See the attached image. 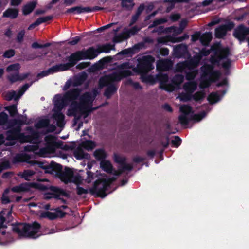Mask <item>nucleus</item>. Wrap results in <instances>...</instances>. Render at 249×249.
<instances>
[{"mask_svg": "<svg viewBox=\"0 0 249 249\" xmlns=\"http://www.w3.org/2000/svg\"><path fill=\"white\" fill-rule=\"evenodd\" d=\"M97 94V91L95 89L81 94L78 88H71V90L63 97L60 95H56L54 98L55 107L53 110V118L57 125L61 127L65 124L64 116L60 112V110L68 101H71L67 113L68 116H74L75 120L87 117L92 110V103Z\"/></svg>", "mask_w": 249, "mask_h": 249, "instance_id": "nucleus-1", "label": "nucleus"}, {"mask_svg": "<svg viewBox=\"0 0 249 249\" xmlns=\"http://www.w3.org/2000/svg\"><path fill=\"white\" fill-rule=\"evenodd\" d=\"M25 123L24 120H13L8 123L9 128L10 129L6 134V138L4 140L3 137L0 135V144L2 143L6 145H13L15 143L17 140L21 142H30V145L25 147V150L28 151H33L35 154L43 157L53 156L54 152L57 148L66 149V146H63L60 142H57L56 138L51 135H47L45 137V147L38 150V146L36 144L40 142V136L30 130L31 136H25L24 134L20 133V125Z\"/></svg>", "mask_w": 249, "mask_h": 249, "instance_id": "nucleus-2", "label": "nucleus"}, {"mask_svg": "<svg viewBox=\"0 0 249 249\" xmlns=\"http://www.w3.org/2000/svg\"><path fill=\"white\" fill-rule=\"evenodd\" d=\"M137 61L138 64L136 67H135L131 62L125 63L119 66L117 70L111 75L101 78L99 82L100 86L102 87L107 85L113 82L119 81L123 77L132 74L130 69H132L134 73L141 74L142 81L146 83L153 84L156 80L160 83L159 75L164 74L163 73H160L156 78L153 76L146 75L149 71L153 69L152 67V63L154 61L153 57L149 55L142 56L139 57Z\"/></svg>", "mask_w": 249, "mask_h": 249, "instance_id": "nucleus-3", "label": "nucleus"}, {"mask_svg": "<svg viewBox=\"0 0 249 249\" xmlns=\"http://www.w3.org/2000/svg\"><path fill=\"white\" fill-rule=\"evenodd\" d=\"M212 49L214 51V56H212L210 61L211 65L206 63L200 69L199 87L201 89L208 87L211 83L219 79L220 73L213 70V65L221 64L224 68H227L230 64L229 60L227 58L229 54L227 48H222L220 45L215 44Z\"/></svg>", "mask_w": 249, "mask_h": 249, "instance_id": "nucleus-4", "label": "nucleus"}, {"mask_svg": "<svg viewBox=\"0 0 249 249\" xmlns=\"http://www.w3.org/2000/svg\"><path fill=\"white\" fill-rule=\"evenodd\" d=\"M114 49V46L110 44H106L98 46L96 48L93 47L85 51H78L72 54L69 58V62L66 64L56 65L49 70L43 71L37 75L40 78L58 71H64L73 66L77 61L82 59H92L96 57L100 53H109Z\"/></svg>", "mask_w": 249, "mask_h": 249, "instance_id": "nucleus-5", "label": "nucleus"}, {"mask_svg": "<svg viewBox=\"0 0 249 249\" xmlns=\"http://www.w3.org/2000/svg\"><path fill=\"white\" fill-rule=\"evenodd\" d=\"M39 166L44 170L45 173L52 174L59 173V178L66 183L68 182H73L76 184L82 183L83 179L81 176L76 172V170L66 168L63 172L60 173L61 170V166L55 162H51L49 164L45 165L40 163Z\"/></svg>", "mask_w": 249, "mask_h": 249, "instance_id": "nucleus-6", "label": "nucleus"}, {"mask_svg": "<svg viewBox=\"0 0 249 249\" xmlns=\"http://www.w3.org/2000/svg\"><path fill=\"white\" fill-rule=\"evenodd\" d=\"M210 53V51L203 49L189 61L178 63L176 66V70L178 71L184 72L186 73V77L187 80H193L198 74L196 68L202 57L207 56Z\"/></svg>", "mask_w": 249, "mask_h": 249, "instance_id": "nucleus-7", "label": "nucleus"}, {"mask_svg": "<svg viewBox=\"0 0 249 249\" xmlns=\"http://www.w3.org/2000/svg\"><path fill=\"white\" fill-rule=\"evenodd\" d=\"M96 176L98 177V179L95 181L93 187L89 189V192L96 194L101 197H105L107 195L105 194L106 190L116 178L108 177L106 174H101L98 171H96Z\"/></svg>", "mask_w": 249, "mask_h": 249, "instance_id": "nucleus-8", "label": "nucleus"}, {"mask_svg": "<svg viewBox=\"0 0 249 249\" xmlns=\"http://www.w3.org/2000/svg\"><path fill=\"white\" fill-rule=\"evenodd\" d=\"M13 231L21 237L36 238L41 235L39 225L35 222L33 225L19 223L13 226Z\"/></svg>", "mask_w": 249, "mask_h": 249, "instance_id": "nucleus-9", "label": "nucleus"}, {"mask_svg": "<svg viewBox=\"0 0 249 249\" xmlns=\"http://www.w3.org/2000/svg\"><path fill=\"white\" fill-rule=\"evenodd\" d=\"M42 189L43 187L40 184L25 183L13 187L11 190L7 189L3 194L1 200L3 203L6 204L12 201L13 198V193H22L30 191L31 188Z\"/></svg>", "mask_w": 249, "mask_h": 249, "instance_id": "nucleus-10", "label": "nucleus"}, {"mask_svg": "<svg viewBox=\"0 0 249 249\" xmlns=\"http://www.w3.org/2000/svg\"><path fill=\"white\" fill-rule=\"evenodd\" d=\"M181 114L179 116V120L182 124H186L189 121L194 120L196 122L201 120L206 115L203 111L199 114L193 115L191 107L188 105H182L179 107Z\"/></svg>", "mask_w": 249, "mask_h": 249, "instance_id": "nucleus-11", "label": "nucleus"}, {"mask_svg": "<svg viewBox=\"0 0 249 249\" xmlns=\"http://www.w3.org/2000/svg\"><path fill=\"white\" fill-rule=\"evenodd\" d=\"M184 77L181 74L176 75L173 79L172 83H170L166 74L159 75L160 87L165 90L171 91L179 88V85L183 82Z\"/></svg>", "mask_w": 249, "mask_h": 249, "instance_id": "nucleus-12", "label": "nucleus"}, {"mask_svg": "<svg viewBox=\"0 0 249 249\" xmlns=\"http://www.w3.org/2000/svg\"><path fill=\"white\" fill-rule=\"evenodd\" d=\"M96 146L95 142L91 141H85L83 142L74 151V155L78 160L82 159H89L90 155L85 152L83 148L89 151L92 150Z\"/></svg>", "mask_w": 249, "mask_h": 249, "instance_id": "nucleus-13", "label": "nucleus"}, {"mask_svg": "<svg viewBox=\"0 0 249 249\" xmlns=\"http://www.w3.org/2000/svg\"><path fill=\"white\" fill-rule=\"evenodd\" d=\"M197 83L195 81H189L183 85V89L186 93H182L178 96L180 101H187L192 99V93L196 89Z\"/></svg>", "mask_w": 249, "mask_h": 249, "instance_id": "nucleus-14", "label": "nucleus"}, {"mask_svg": "<svg viewBox=\"0 0 249 249\" xmlns=\"http://www.w3.org/2000/svg\"><path fill=\"white\" fill-rule=\"evenodd\" d=\"M18 64H14L9 66L7 68V71L9 73V79L12 82L18 80H22L27 77V74L19 75L18 72L20 69Z\"/></svg>", "mask_w": 249, "mask_h": 249, "instance_id": "nucleus-15", "label": "nucleus"}, {"mask_svg": "<svg viewBox=\"0 0 249 249\" xmlns=\"http://www.w3.org/2000/svg\"><path fill=\"white\" fill-rule=\"evenodd\" d=\"M100 167L104 171L115 176H118L123 172L122 169L120 168H118L117 170L114 169L110 161L107 160H101L100 163Z\"/></svg>", "mask_w": 249, "mask_h": 249, "instance_id": "nucleus-16", "label": "nucleus"}, {"mask_svg": "<svg viewBox=\"0 0 249 249\" xmlns=\"http://www.w3.org/2000/svg\"><path fill=\"white\" fill-rule=\"evenodd\" d=\"M30 85L31 84H25L21 88L18 93L15 91L7 92L5 95V98L7 100H11L12 99L17 100L22 96Z\"/></svg>", "mask_w": 249, "mask_h": 249, "instance_id": "nucleus-17", "label": "nucleus"}, {"mask_svg": "<svg viewBox=\"0 0 249 249\" xmlns=\"http://www.w3.org/2000/svg\"><path fill=\"white\" fill-rule=\"evenodd\" d=\"M139 30L140 28L134 27L130 30H125L122 34L115 36L114 37L113 41L115 42L122 41L124 39L128 38L131 35L135 34Z\"/></svg>", "mask_w": 249, "mask_h": 249, "instance_id": "nucleus-18", "label": "nucleus"}, {"mask_svg": "<svg viewBox=\"0 0 249 249\" xmlns=\"http://www.w3.org/2000/svg\"><path fill=\"white\" fill-rule=\"evenodd\" d=\"M113 159L115 162L119 163L121 165V167L119 168L122 169L123 171L124 169H131L132 166L130 165L125 164L126 159L124 156L118 153H114L113 156Z\"/></svg>", "mask_w": 249, "mask_h": 249, "instance_id": "nucleus-19", "label": "nucleus"}, {"mask_svg": "<svg viewBox=\"0 0 249 249\" xmlns=\"http://www.w3.org/2000/svg\"><path fill=\"white\" fill-rule=\"evenodd\" d=\"M234 26L232 23H229L225 25L220 26L215 30V36L218 38L224 36L228 30H231Z\"/></svg>", "mask_w": 249, "mask_h": 249, "instance_id": "nucleus-20", "label": "nucleus"}, {"mask_svg": "<svg viewBox=\"0 0 249 249\" xmlns=\"http://www.w3.org/2000/svg\"><path fill=\"white\" fill-rule=\"evenodd\" d=\"M249 34V27L245 28L242 25L239 26L236 29L234 36L238 38L239 40H244L247 35Z\"/></svg>", "mask_w": 249, "mask_h": 249, "instance_id": "nucleus-21", "label": "nucleus"}, {"mask_svg": "<svg viewBox=\"0 0 249 249\" xmlns=\"http://www.w3.org/2000/svg\"><path fill=\"white\" fill-rule=\"evenodd\" d=\"M187 53V46L184 44L176 46L174 49V54L177 57L184 56Z\"/></svg>", "mask_w": 249, "mask_h": 249, "instance_id": "nucleus-22", "label": "nucleus"}, {"mask_svg": "<svg viewBox=\"0 0 249 249\" xmlns=\"http://www.w3.org/2000/svg\"><path fill=\"white\" fill-rule=\"evenodd\" d=\"M65 213L61 210V208H57L55 213L46 212L42 215V217H47L50 219H53L57 217H63Z\"/></svg>", "mask_w": 249, "mask_h": 249, "instance_id": "nucleus-23", "label": "nucleus"}, {"mask_svg": "<svg viewBox=\"0 0 249 249\" xmlns=\"http://www.w3.org/2000/svg\"><path fill=\"white\" fill-rule=\"evenodd\" d=\"M172 65L171 61L168 60H159L157 64V69L159 71H164L169 69Z\"/></svg>", "mask_w": 249, "mask_h": 249, "instance_id": "nucleus-24", "label": "nucleus"}, {"mask_svg": "<svg viewBox=\"0 0 249 249\" xmlns=\"http://www.w3.org/2000/svg\"><path fill=\"white\" fill-rule=\"evenodd\" d=\"M187 24V21L185 20H182L180 24V27L179 28H176L175 27H171L168 28V32L171 33H173V35H177L181 33L186 25Z\"/></svg>", "mask_w": 249, "mask_h": 249, "instance_id": "nucleus-25", "label": "nucleus"}, {"mask_svg": "<svg viewBox=\"0 0 249 249\" xmlns=\"http://www.w3.org/2000/svg\"><path fill=\"white\" fill-rule=\"evenodd\" d=\"M93 155L96 160L101 161L105 160L108 154L104 148H99L94 152Z\"/></svg>", "mask_w": 249, "mask_h": 249, "instance_id": "nucleus-26", "label": "nucleus"}, {"mask_svg": "<svg viewBox=\"0 0 249 249\" xmlns=\"http://www.w3.org/2000/svg\"><path fill=\"white\" fill-rule=\"evenodd\" d=\"M91 11V10L89 7H82L81 6H77L69 9L67 10L68 13H82L84 12H89Z\"/></svg>", "mask_w": 249, "mask_h": 249, "instance_id": "nucleus-27", "label": "nucleus"}, {"mask_svg": "<svg viewBox=\"0 0 249 249\" xmlns=\"http://www.w3.org/2000/svg\"><path fill=\"white\" fill-rule=\"evenodd\" d=\"M18 11L17 9L9 8L4 12L3 17L15 18L18 16Z\"/></svg>", "mask_w": 249, "mask_h": 249, "instance_id": "nucleus-28", "label": "nucleus"}, {"mask_svg": "<svg viewBox=\"0 0 249 249\" xmlns=\"http://www.w3.org/2000/svg\"><path fill=\"white\" fill-rule=\"evenodd\" d=\"M212 38V33L207 32L203 34L200 37V41L202 44L207 45L209 44Z\"/></svg>", "mask_w": 249, "mask_h": 249, "instance_id": "nucleus-29", "label": "nucleus"}, {"mask_svg": "<svg viewBox=\"0 0 249 249\" xmlns=\"http://www.w3.org/2000/svg\"><path fill=\"white\" fill-rule=\"evenodd\" d=\"M55 197L61 198V196H67V193L62 189L57 187H53L52 188Z\"/></svg>", "mask_w": 249, "mask_h": 249, "instance_id": "nucleus-30", "label": "nucleus"}, {"mask_svg": "<svg viewBox=\"0 0 249 249\" xmlns=\"http://www.w3.org/2000/svg\"><path fill=\"white\" fill-rule=\"evenodd\" d=\"M36 4L35 2H32L25 6L23 11L24 14L27 15L30 13L35 8Z\"/></svg>", "mask_w": 249, "mask_h": 249, "instance_id": "nucleus-31", "label": "nucleus"}, {"mask_svg": "<svg viewBox=\"0 0 249 249\" xmlns=\"http://www.w3.org/2000/svg\"><path fill=\"white\" fill-rule=\"evenodd\" d=\"M222 96L218 95L217 93H211L208 97V100L211 104H214L219 101Z\"/></svg>", "mask_w": 249, "mask_h": 249, "instance_id": "nucleus-32", "label": "nucleus"}, {"mask_svg": "<svg viewBox=\"0 0 249 249\" xmlns=\"http://www.w3.org/2000/svg\"><path fill=\"white\" fill-rule=\"evenodd\" d=\"M49 123V121L46 118L41 119L38 121L36 124V129L44 128L47 126Z\"/></svg>", "mask_w": 249, "mask_h": 249, "instance_id": "nucleus-33", "label": "nucleus"}, {"mask_svg": "<svg viewBox=\"0 0 249 249\" xmlns=\"http://www.w3.org/2000/svg\"><path fill=\"white\" fill-rule=\"evenodd\" d=\"M116 90V88L113 85H111L108 86L105 93V95L107 98L110 97V96L113 94Z\"/></svg>", "mask_w": 249, "mask_h": 249, "instance_id": "nucleus-34", "label": "nucleus"}, {"mask_svg": "<svg viewBox=\"0 0 249 249\" xmlns=\"http://www.w3.org/2000/svg\"><path fill=\"white\" fill-rule=\"evenodd\" d=\"M205 96V93L203 91H198L192 95V99H193L196 101H199L202 100Z\"/></svg>", "mask_w": 249, "mask_h": 249, "instance_id": "nucleus-35", "label": "nucleus"}, {"mask_svg": "<svg viewBox=\"0 0 249 249\" xmlns=\"http://www.w3.org/2000/svg\"><path fill=\"white\" fill-rule=\"evenodd\" d=\"M184 39V37H181L179 38L176 39L175 40H171L170 38H169L167 37H160L158 39V41L160 43H166L169 41H172V42H179L182 41Z\"/></svg>", "mask_w": 249, "mask_h": 249, "instance_id": "nucleus-36", "label": "nucleus"}, {"mask_svg": "<svg viewBox=\"0 0 249 249\" xmlns=\"http://www.w3.org/2000/svg\"><path fill=\"white\" fill-rule=\"evenodd\" d=\"M15 159L18 161H28L29 159V157L26 154H22L17 155L16 156Z\"/></svg>", "mask_w": 249, "mask_h": 249, "instance_id": "nucleus-37", "label": "nucleus"}, {"mask_svg": "<svg viewBox=\"0 0 249 249\" xmlns=\"http://www.w3.org/2000/svg\"><path fill=\"white\" fill-rule=\"evenodd\" d=\"M143 10H144L143 5H142L139 7V8L137 10V13L132 18V23H134L137 20L139 16L141 15V14L142 13V12L143 11Z\"/></svg>", "mask_w": 249, "mask_h": 249, "instance_id": "nucleus-38", "label": "nucleus"}, {"mask_svg": "<svg viewBox=\"0 0 249 249\" xmlns=\"http://www.w3.org/2000/svg\"><path fill=\"white\" fill-rule=\"evenodd\" d=\"M5 108L9 111V113L12 116H14L17 112V106L16 105L7 106Z\"/></svg>", "mask_w": 249, "mask_h": 249, "instance_id": "nucleus-39", "label": "nucleus"}, {"mask_svg": "<svg viewBox=\"0 0 249 249\" xmlns=\"http://www.w3.org/2000/svg\"><path fill=\"white\" fill-rule=\"evenodd\" d=\"M35 172L31 170L25 171L23 174V177L26 180H30V178L34 174Z\"/></svg>", "mask_w": 249, "mask_h": 249, "instance_id": "nucleus-40", "label": "nucleus"}, {"mask_svg": "<svg viewBox=\"0 0 249 249\" xmlns=\"http://www.w3.org/2000/svg\"><path fill=\"white\" fill-rule=\"evenodd\" d=\"M51 18H52V17L51 16L40 17V18H38V19H37V20L36 21L38 24V25H39L41 23H42L43 22H45L47 21L50 20Z\"/></svg>", "mask_w": 249, "mask_h": 249, "instance_id": "nucleus-41", "label": "nucleus"}, {"mask_svg": "<svg viewBox=\"0 0 249 249\" xmlns=\"http://www.w3.org/2000/svg\"><path fill=\"white\" fill-rule=\"evenodd\" d=\"M7 119V115L4 113L1 112L0 113V124H5L6 122Z\"/></svg>", "mask_w": 249, "mask_h": 249, "instance_id": "nucleus-42", "label": "nucleus"}, {"mask_svg": "<svg viewBox=\"0 0 249 249\" xmlns=\"http://www.w3.org/2000/svg\"><path fill=\"white\" fill-rule=\"evenodd\" d=\"M172 143L176 147H178L181 143V139L176 136L172 140Z\"/></svg>", "mask_w": 249, "mask_h": 249, "instance_id": "nucleus-43", "label": "nucleus"}, {"mask_svg": "<svg viewBox=\"0 0 249 249\" xmlns=\"http://www.w3.org/2000/svg\"><path fill=\"white\" fill-rule=\"evenodd\" d=\"M94 175L91 172H87V177L85 179V182L89 183L91 182L94 179Z\"/></svg>", "mask_w": 249, "mask_h": 249, "instance_id": "nucleus-44", "label": "nucleus"}, {"mask_svg": "<svg viewBox=\"0 0 249 249\" xmlns=\"http://www.w3.org/2000/svg\"><path fill=\"white\" fill-rule=\"evenodd\" d=\"M167 20L165 18H160L159 19H157L155 20L153 22V24L152 26H150L149 27H151L152 26H156L158 24H160L162 23H164L166 22Z\"/></svg>", "mask_w": 249, "mask_h": 249, "instance_id": "nucleus-45", "label": "nucleus"}, {"mask_svg": "<svg viewBox=\"0 0 249 249\" xmlns=\"http://www.w3.org/2000/svg\"><path fill=\"white\" fill-rule=\"evenodd\" d=\"M14 51L13 50H9L4 53L3 56L6 58H10L14 55Z\"/></svg>", "mask_w": 249, "mask_h": 249, "instance_id": "nucleus-46", "label": "nucleus"}, {"mask_svg": "<svg viewBox=\"0 0 249 249\" xmlns=\"http://www.w3.org/2000/svg\"><path fill=\"white\" fill-rule=\"evenodd\" d=\"M188 0H171L170 1V4L171 5V7L169 10L171 9L172 7H173L174 4L176 2H187Z\"/></svg>", "mask_w": 249, "mask_h": 249, "instance_id": "nucleus-47", "label": "nucleus"}, {"mask_svg": "<svg viewBox=\"0 0 249 249\" xmlns=\"http://www.w3.org/2000/svg\"><path fill=\"white\" fill-rule=\"evenodd\" d=\"M77 191L79 195H82L88 193L89 191V189L88 191V190L83 189V188L78 187L77 188Z\"/></svg>", "mask_w": 249, "mask_h": 249, "instance_id": "nucleus-48", "label": "nucleus"}, {"mask_svg": "<svg viewBox=\"0 0 249 249\" xmlns=\"http://www.w3.org/2000/svg\"><path fill=\"white\" fill-rule=\"evenodd\" d=\"M89 65V62H82L77 65L76 68L79 69H82L87 67Z\"/></svg>", "mask_w": 249, "mask_h": 249, "instance_id": "nucleus-49", "label": "nucleus"}, {"mask_svg": "<svg viewBox=\"0 0 249 249\" xmlns=\"http://www.w3.org/2000/svg\"><path fill=\"white\" fill-rule=\"evenodd\" d=\"M49 46V44H46L42 45H39L37 42H34L32 45V47L34 48H42V47H47Z\"/></svg>", "mask_w": 249, "mask_h": 249, "instance_id": "nucleus-50", "label": "nucleus"}, {"mask_svg": "<svg viewBox=\"0 0 249 249\" xmlns=\"http://www.w3.org/2000/svg\"><path fill=\"white\" fill-rule=\"evenodd\" d=\"M25 35V31L24 30H22L20 31L17 35V39L19 41H21L22 40L23 37Z\"/></svg>", "mask_w": 249, "mask_h": 249, "instance_id": "nucleus-51", "label": "nucleus"}, {"mask_svg": "<svg viewBox=\"0 0 249 249\" xmlns=\"http://www.w3.org/2000/svg\"><path fill=\"white\" fill-rule=\"evenodd\" d=\"M4 218L3 217H0V233L4 234V232L2 231L1 229L4 228L5 226L4 225Z\"/></svg>", "mask_w": 249, "mask_h": 249, "instance_id": "nucleus-52", "label": "nucleus"}, {"mask_svg": "<svg viewBox=\"0 0 249 249\" xmlns=\"http://www.w3.org/2000/svg\"><path fill=\"white\" fill-rule=\"evenodd\" d=\"M180 18V15L178 14H173L170 17V19L172 21L178 20Z\"/></svg>", "mask_w": 249, "mask_h": 249, "instance_id": "nucleus-53", "label": "nucleus"}, {"mask_svg": "<svg viewBox=\"0 0 249 249\" xmlns=\"http://www.w3.org/2000/svg\"><path fill=\"white\" fill-rule=\"evenodd\" d=\"M80 40V37L79 36H76L73 38L69 42L71 45H75L77 44Z\"/></svg>", "mask_w": 249, "mask_h": 249, "instance_id": "nucleus-54", "label": "nucleus"}, {"mask_svg": "<svg viewBox=\"0 0 249 249\" xmlns=\"http://www.w3.org/2000/svg\"><path fill=\"white\" fill-rule=\"evenodd\" d=\"M22 0H11V5L13 6H17L20 4Z\"/></svg>", "mask_w": 249, "mask_h": 249, "instance_id": "nucleus-55", "label": "nucleus"}, {"mask_svg": "<svg viewBox=\"0 0 249 249\" xmlns=\"http://www.w3.org/2000/svg\"><path fill=\"white\" fill-rule=\"evenodd\" d=\"M200 34L196 33L194 35L192 36V40L193 41H196L198 40L199 38H200Z\"/></svg>", "mask_w": 249, "mask_h": 249, "instance_id": "nucleus-56", "label": "nucleus"}, {"mask_svg": "<svg viewBox=\"0 0 249 249\" xmlns=\"http://www.w3.org/2000/svg\"><path fill=\"white\" fill-rule=\"evenodd\" d=\"M144 160V159L140 156H136L134 158L133 160L135 162L139 163L142 162Z\"/></svg>", "mask_w": 249, "mask_h": 249, "instance_id": "nucleus-57", "label": "nucleus"}, {"mask_svg": "<svg viewBox=\"0 0 249 249\" xmlns=\"http://www.w3.org/2000/svg\"><path fill=\"white\" fill-rule=\"evenodd\" d=\"M227 81L226 78H224V79H222L221 82L217 84V86L218 87L222 86L227 85Z\"/></svg>", "mask_w": 249, "mask_h": 249, "instance_id": "nucleus-58", "label": "nucleus"}, {"mask_svg": "<svg viewBox=\"0 0 249 249\" xmlns=\"http://www.w3.org/2000/svg\"><path fill=\"white\" fill-rule=\"evenodd\" d=\"M160 53L163 55H168L169 53V50L166 48L161 49L160 50Z\"/></svg>", "mask_w": 249, "mask_h": 249, "instance_id": "nucleus-59", "label": "nucleus"}, {"mask_svg": "<svg viewBox=\"0 0 249 249\" xmlns=\"http://www.w3.org/2000/svg\"><path fill=\"white\" fill-rule=\"evenodd\" d=\"M76 0H64V3L66 5H71L74 3Z\"/></svg>", "mask_w": 249, "mask_h": 249, "instance_id": "nucleus-60", "label": "nucleus"}, {"mask_svg": "<svg viewBox=\"0 0 249 249\" xmlns=\"http://www.w3.org/2000/svg\"><path fill=\"white\" fill-rule=\"evenodd\" d=\"M38 24L36 23V21H35L34 23H33V24H31L29 27H28V30H32L33 29H34V28H35L36 26H38Z\"/></svg>", "mask_w": 249, "mask_h": 249, "instance_id": "nucleus-61", "label": "nucleus"}, {"mask_svg": "<svg viewBox=\"0 0 249 249\" xmlns=\"http://www.w3.org/2000/svg\"><path fill=\"white\" fill-rule=\"evenodd\" d=\"M213 0H205L203 1V5L207 6L211 4L213 2Z\"/></svg>", "mask_w": 249, "mask_h": 249, "instance_id": "nucleus-62", "label": "nucleus"}, {"mask_svg": "<svg viewBox=\"0 0 249 249\" xmlns=\"http://www.w3.org/2000/svg\"><path fill=\"white\" fill-rule=\"evenodd\" d=\"M70 87V82L69 81H68L66 83V84H65V86L64 87V89L65 90H67Z\"/></svg>", "mask_w": 249, "mask_h": 249, "instance_id": "nucleus-63", "label": "nucleus"}, {"mask_svg": "<svg viewBox=\"0 0 249 249\" xmlns=\"http://www.w3.org/2000/svg\"><path fill=\"white\" fill-rule=\"evenodd\" d=\"M164 108L166 110H167V111H172V109H171V107H170V106L168 105H165L164 106Z\"/></svg>", "mask_w": 249, "mask_h": 249, "instance_id": "nucleus-64", "label": "nucleus"}]
</instances>
